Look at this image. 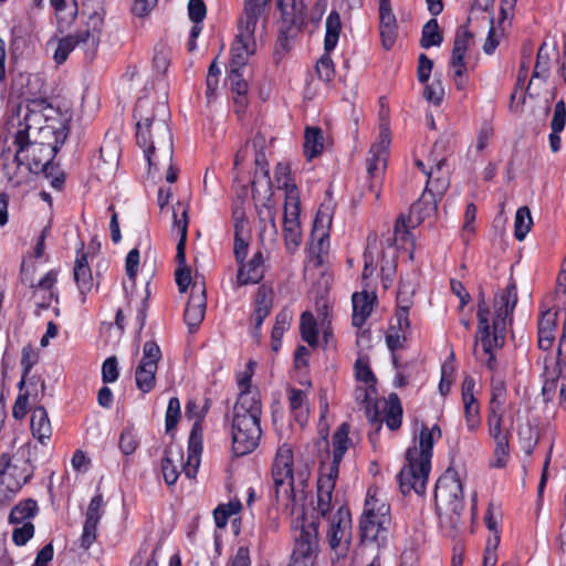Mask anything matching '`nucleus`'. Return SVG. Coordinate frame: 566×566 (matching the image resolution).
<instances>
[{"mask_svg": "<svg viewBox=\"0 0 566 566\" xmlns=\"http://www.w3.org/2000/svg\"><path fill=\"white\" fill-rule=\"evenodd\" d=\"M293 463L292 448L287 444L281 446L272 464L273 488L276 502L284 505L292 515H296L295 527H301L289 566H313L318 551V521L314 516L308 517L304 512L307 473L298 472L295 478Z\"/></svg>", "mask_w": 566, "mask_h": 566, "instance_id": "f257e3e1", "label": "nucleus"}, {"mask_svg": "<svg viewBox=\"0 0 566 566\" xmlns=\"http://www.w3.org/2000/svg\"><path fill=\"white\" fill-rule=\"evenodd\" d=\"M168 106L165 102H153L140 97L136 102V142L143 148L148 163V172L167 169L166 180L174 184L178 178V168L174 166L172 134L167 124Z\"/></svg>", "mask_w": 566, "mask_h": 566, "instance_id": "f03ea898", "label": "nucleus"}, {"mask_svg": "<svg viewBox=\"0 0 566 566\" xmlns=\"http://www.w3.org/2000/svg\"><path fill=\"white\" fill-rule=\"evenodd\" d=\"M441 436L442 432L438 424H433L431 428L421 427L418 446L407 449L406 464L397 476L401 493L408 494L410 491H415L421 495L426 492L431 471L433 446Z\"/></svg>", "mask_w": 566, "mask_h": 566, "instance_id": "7ed1b4c3", "label": "nucleus"}, {"mask_svg": "<svg viewBox=\"0 0 566 566\" xmlns=\"http://www.w3.org/2000/svg\"><path fill=\"white\" fill-rule=\"evenodd\" d=\"M516 283L511 281L505 291L495 301V316L492 324V337L489 322L478 325L473 354L483 360L490 370L496 368L494 348H500L505 342V319L511 316L517 303Z\"/></svg>", "mask_w": 566, "mask_h": 566, "instance_id": "20e7f679", "label": "nucleus"}, {"mask_svg": "<svg viewBox=\"0 0 566 566\" xmlns=\"http://www.w3.org/2000/svg\"><path fill=\"white\" fill-rule=\"evenodd\" d=\"M389 511V505L376 496V491L369 489L359 521L361 543L375 544L377 547L386 544L390 524Z\"/></svg>", "mask_w": 566, "mask_h": 566, "instance_id": "39448f33", "label": "nucleus"}, {"mask_svg": "<svg viewBox=\"0 0 566 566\" xmlns=\"http://www.w3.org/2000/svg\"><path fill=\"white\" fill-rule=\"evenodd\" d=\"M437 509L449 515L451 527L457 528L464 510L463 489L458 472L449 468L438 479L434 488Z\"/></svg>", "mask_w": 566, "mask_h": 566, "instance_id": "423d86ee", "label": "nucleus"}, {"mask_svg": "<svg viewBox=\"0 0 566 566\" xmlns=\"http://www.w3.org/2000/svg\"><path fill=\"white\" fill-rule=\"evenodd\" d=\"M104 23V18L102 14L94 12L90 15L88 25L91 29L78 31L75 34H69L67 36L61 39L57 43V46L54 51L53 59L57 64H63L69 54L77 46L83 45L85 50L94 53L99 43V35L102 32V27Z\"/></svg>", "mask_w": 566, "mask_h": 566, "instance_id": "0eeeda50", "label": "nucleus"}, {"mask_svg": "<svg viewBox=\"0 0 566 566\" xmlns=\"http://www.w3.org/2000/svg\"><path fill=\"white\" fill-rule=\"evenodd\" d=\"M269 0H244L243 11L238 21L239 42H248V48L256 44V34L263 35L268 20L266 9Z\"/></svg>", "mask_w": 566, "mask_h": 566, "instance_id": "6e6552de", "label": "nucleus"}, {"mask_svg": "<svg viewBox=\"0 0 566 566\" xmlns=\"http://www.w3.org/2000/svg\"><path fill=\"white\" fill-rule=\"evenodd\" d=\"M172 226L179 232L180 235L179 241L177 243L176 253V260L179 264V268L176 270L175 276L179 292L185 293L191 283L190 269L186 265V242L189 223L188 208L178 201L176 206H174L172 208Z\"/></svg>", "mask_w": 566, "mask_h": 566, "instance_id": "1a4fd4ad", "label": "nucleus"}, {"mask_svg": "<svg viewBox=\"0 0 566 566\" xmlns=\"http://www.w3.org/2000/svg\"><path fill=\"white\" fill-rule=\"evenodd\" d=\"M261 397L258 390H243L233 406L231 428L261 429Z\"/></svg>", "mask_w": 566, "mask_h": 566, "instance_id": "9d476101", "label": "nucleus"}, {"mask_svg": "<svg viewBox=\"0 0 566 566\" xmlns=\"http://www.w3.org/2000/svg\"><path fill=\"white\" fill-rule=\"evenodd\" d=\"M506 398L505 382L501 379H492L491 399L488 408V431L495 442L510 441V429H503V406Z\"/></svg>", "mask_w": 566, "mask_h": 566, "instance_id": "9b49d317", "label": "nucleus"}, {"mask_svg": "<svg viewBox=\"0 0 566 566\" xmlns=\"http://www.w3.org/2000/svg\"><path fill=\"white\" fill-rule=\"evenodd\" d=\"M349 429L350 426L347 422H343L332 437L333 461L328 468H326L327 472H324L325 468L322 465V472L317 480V486H322L325 491L334 490L339 472V464L344 454L352 446V440L348 437Z\"/></svg>", "mask_w": 566, "mask_h": 566, "instance_id": "f8f14e48", "label": "nucleus"}, {"mask_svg": "<svg viewBox=\"0 0 566 566\" xmlns=\"http://www.w3.org/2000/svg\"><path fill=\"white\" fill-rule=\"evenodd\" d=\"M161 352L155 340H147L143 346V357L135 370L137 388L147 394L156 384V371Z\"/></svg>", "mask_w": 566, "mask_h": 566, "instance_id": "ddd939ff", "label": "nucleus"}, {"mask_svg": "<svg viewBox=\"0 0 566 566\" xmlns=\"http://www.w3.org/2000/svg\"><path fill=\"white\" fill-rule=\"evenodd\" d=\"M31 474L11 464L8 453L0 455V501L11 499L30 479Z\"/></svg>", "mask_w": 566, "mask_h": 566, "instance_id": "4468645a", "label": "nucleus"}, {"mask_svg": "<svg viewBox=\"0 0 566 566\" xmlns=\"http://www.w3.org/2000/svg\"><path fill=\"white\" fill-rule=\"evenodd\" d=\"M350 513L346 507H339L333 516L327 538L331 549L338 556H344L350 544Z\"/></svg>", "mask_w": 566, "mask_h": 566, "instance_id": "2eb2a0df", "label": "nucleus"}, {"mask_svg": "<svg viewBox=\"0 0 566 566\" xmlns=\"http://www.w3.org/2000/svg\"><path fill=\"white\" fill-rule=\"evenodd\" d=\"M61 145L62 143H59L56 139L54 144H31V148L25 155L29 156L25 160H28L30 171L34 174L43 172L46 176L51 175L49 170L53 168V159L59 153Z\"/></svg>", "mask_w": 566, "mask_h": 566, "instance_id": "dca6fc26", "label": "nucleus"}, {"mask_svg": "<svg viewBox=\"0 0 566 566\" xmlns=\"http://www.w3.org/2000/svg\"><path fill=\"white\" fill-rule=\"evenodd\" d=\"M471 22V17L467 19V23L458 28L451 56V67L454 71V76L461 77L467 72V64L464 56L469 48L470 41L473 39V33L469 31L468 25Z\"/></svg>", "mask_w": 566, "mask_h": 566, "instance_id": "f3484780", "label": "nucleus"}, {"mask_svg": "<svg viewBox=\"0 0 566 566\" xmlns=\"http://www.w3.org/2000/svg\"><path fill=\"white\" fill-rule=\"evenodd\" d=\"M206 289L201 286L198 289L197 284H193L191 294L189 296L184 319L188 326L190 333H193L205 318L206 314Z\"/></svg>", "mask_w": 566, "mask_h": 566, "instance_id": "a211bd4d", "label": "nucleus"}, {"mask_svg": "<svg viewBox=\"0 0 566 566\" xmlns=\"http://www.w3.org/2000/svg\"><path fill=\"white\" fill-rule=\"evenodd\" d=\"M379 30L384 49L390 50L397 39V20L390 0H379Z\"/></svg>", "mask_w": 566, "mask_h": 566, "instance_id": "6ab92c4d", "label": "nucleus"}, {"mask_svg": "<svg viewBox=\"0 0 566 566\" xmlns=\"http://www.w3.org/2000/svg\"><path fill=\"white\" fill-rule=\"evenodd\" d=\"M434 166L427 169L424 163L420 159L415 161L417 168L421 170L427 176V190H434L437 195L443 196L449 186V180L446 176H441V170L447 164L446 158L433 159Z\"/></svg>", "mask_w": 566, "mask_h": 566, "instance_id": "aec40b11", "label": "nucleus"}, {"mask_svg": "<svg viewBox=\"0 0 566 566\" xmlns=\"http://www.w3.org/2000/svg\"><path fill=\"white\" fill-rule=\"evenodd\" d=\"M232 433V450L237 457L245 455L252 452L258 446L262 434L261 429H242L231 428Z\"/></svg>", "mask_w": 566, "mask_h": 566, "instance_id": "412c9836", "label": "nucleus"}, {"mask_svg": "<svg viewBox=\"0 0 566 566\" xmlns=\"http://www.w3.org/2000/svg\"><path fill=\"white\" fill-rule=\"evenodd\" d=\"M376 295L374 293L360 292L354 293L352 297L353 303V317L352 323L356 327H361L367 318L370 316Z\"/></svg>", "mask_w": 566, "mask_h": 566, "instance_id": "4be33fe9", "label": "nucleus"}, {"mask_svg": "<svg viewBox=\"0 0 566 566\" xmlns=\"http://www.w3.org/2000/svg\"><path fill=\"white\" fill-rule=\"evenodd\" d=\"M184 464V453L179 447H168L161 461V472L165 482L174 485L179 476L178 467Z\"/></svg>", "mask_w": 566, "mask_h": 566, "instance_id": "5701e85b", "label": "nucleus"}, {"mask_svg": "<svg viewBox=\"0 0 566 566\" xmlns=\"http://www.w3.org/2000/svg\"><path fill=\"white\" fill-rule=\"evenodd\" d=\"M441 197L434 190L424 189L421 198L410 207L409 221L412 222L415 220L417 223H420L424 218L433 213Z\"/></svg>", "mask_w": 566, "mask_h": 566, "instance_id": "b1692460", "label": "nucleus"}, {"mask_svg": "<svg viewBox=\"0 0 566 566\" xmlns=\"http://www.w3.org/2000/svg\"><path fill=\"white\" fill-rule=\"evenodd\" d=\"M30 426L33 437L42 444H45L46 440L51 438L52 427L44 407H35L32 410Z\"/></svg>", "mask_w": 566, "mask_h": 566, "instance_id": "393cba45", "label": "nucleus"}, {"mask_svg": "<svg viewBox=\"0 0 566 566\" xmlns=\"http://www.w3.org/2000/svg\"><path fill=\"white\" fill-rule=\"evenodd\" d=\"M230 88L233 94V102L237 107V113L242 112L248 105V90L249 85L247 80L243 77L242 72L230 70L228 74Z\"/></svg>", "mask_w": 566, "mask_h": 566, "instance_id": "a878e982", "label": "nucleus"}, {"mask_svg": "<svg viewBox=\"0 0 566 566\" xmlns=\"http://www.w3.org/2000/svg\"><path fill=\"white\" fill-rule=\"evenodd\" d=\"M285 202L283 223H300L301 203L297 188L294 184L284 182Z\"/></svg>", "mask_w": 566, "mask_h": 566, "instance_id": "bb28decb", "label": "nucleus"}, {"mask_svg": "<svg viewBox=\"0 0 566 566\" xmlns=\"http://www.w3.org/2000/svg\"><path fill=\"white\" fill-rule=\"evenodd\" d=\"M273 304L272 291L262 285L258 289L255 298V308L253 313L254 328L259 329L268 315L271 312Z\"/></svg>", "mask_w": 566, "mask_h": 566, "instance_id": "cd10ccee", "label": "nucleus"}, {"mask_svg": "<svg viewBox=\"0 0 566 566\" xmlns=\"http://www.w3.org/2000/svg\"><path fill=\"white\" fill-rule=\"evenodd\" d=\"M73 274L77 287L84 298L85 294L90 292L93 287V276L86 254L83 253L81 256L76 259Z\"/></svg>", "mask_w": 566, "mask_h": 566, "instance_id": "c85d7f7f", "label": "nucleus"}, {"mask_svg": "<svg viewBox=\"0 0 566 566\" xmlns=\"http://www.w3.org/2000/svg\"><path fill=\"white\" fill-rule=\"evenodd\" d=\"M202 451L201 437L197 433V423H195L188 443V461L185 465V474L191 479L196 475L199 465V455Z\"/></svg>", "mask_w": 566, "mask_h": 566, "instance_id": "c756f323", "label": "nucleus"}, {"mask_svg": "<svg viewBox=\"0 0 566 566\" xmlns=\"http://www.w3.org/2000/svg\"><path fill=\"white\" fill-rule=\"evenodd\" d=\"M549 359L552 360L551 356ZM544 361L545 381L542 388V395L545 401H552L557 389V380L562 375V367L559 359H555V363L552 367L548 366V357H546Z\"/></svg>", "mask_w": 566, "mask_h": 566, "instance_id": "7c9ffc66", "label": "nucleus"}, {"mask_svg": "<svg viewBox=\"0 0 566 566\" xmlns=\"http://www.w3.org/2000/svg\"><path fill=\"white\" fill-rule=\"evenodd\" d=\"M39 512L38 503L33 499H25L14 505L9 515V522L11 524H21L31 522Z\"/></svg>", "mask_w": 566, "mask_h": 566, "instance_id": "2f4dec72", "label": "nucleus"}, {"mask_svg": "<svg viewBox=\"0 0 566 566\" xmlns=\"http://www.w3.org/2000/svg\"><path fill=\"white\" fill-rule=\"evenodd\" d=\"M384 421L390 430H397L401 427L402 406L397 394L392 392L388 396L385 403Z\"/></svg>", "mask_w": 566, "mask_h": 566, "instance_id": "473e14b6", "label": "nucleus"}, {"mask_svg": "<svg viewBox=\"0 0 566 566\" xmlns=\"http://www.w3.org/2000/svg\"><path fill=\"white\" fill-rule=\"evenodd\" d=\"M248 42H239L238 39H234V42L231 48L232 57L230 61V70L242 71L245 69L249 57L255 53L256 44H252V46L248 48Z\"/></svg>", "mask_w": 566, "mask_h": 566, "instance_id": "72a5a7b5", "label": "nucleus"}, {"mask_svg": "<svg viewBox=\"0 0 566 566\" xmlns=\"http://www.w3.org/2000/svg\"><path fill=\"white\" fill-rule=\"evenodd\" d=\"M325 28L324 50L326 53H331V51L335 49L342 31L340 15L336 10H333L328 14Z\"/></svg>", "mask_w": 566, "mask_h": 566, "instance_id": "f704fd0d", "label": "nucleus"}, {"mask_svg": "<svg viewBox=\"0 0 566 566\" xmlns=\"http://www.w3.org/2000/svg\"><path fill=\"white\" fill-rule=\"evenodd\" d=\"M324 147V136L319 127H306L304 134V154L307 159L317 157Z\"/></svg>", "mask_w": 566, "mask_h": 566, "instance_id": "c9c22d12", "label": "nucleus"}, {"mask_svg": "<svg viewBox=\"0 0 566 566\" xmlns=\"http://www.w3.org/2000/svg\"><path fill=\"white\" fill-rule=\"evenodd\" d=\"M239 270L237 274V284L239 286L248 284H256L263 277V266H258L254 263H239Z\"/></svg>", "mask_w": 566, "mask_h": 566, "instance_id": "e433bc0d", "label": "nucleus"}, {"mask_svg": "<svg viewBox=\"0 0 566 566\" xmlns=\"http://www.w3.org/2000/svg\"><path fill=\"white\" fill-rule=\"evenodd\" d=\"M443 41V35L440 32L438 21L430 19L423 27L421 32L420 45L423 49L431 46H439Z\"/></svg>", "mask_w": 566, "mask_h": 566, "instance_id": "4c0bfd02", "label": "nucleus"}, {"mask_svg": "<svg viewBox=\"0 0 566 566\" xmlns=\"http://www.w3.org/2000/svg\"><path fill=\"white\" fill-rule=\"evenodd\" d=\"M533 224L531 210L523 206L517 209L514 220V237L517 241H523L530 232Z\"/></svg>", "mask_w": 566, "mask_h": 566, "instance_id": "58836bf2", "label": "nucleus"}, {"mask_svg": "<svg viewBox=\"0 0 566 566\" xmlns=\"http://www.w3.org/2000/svg\"><path fill=\"white\" fill-rule=\"evenodd\" d=\"M276 6L281 11V19L283 21H300L304 20V9L302 2L296 3L295 0H276Z\"/></svg>", "mask_w": 566, "mask_h": 566, "instance_id": "ea45409f", "label": "nucleus"}, {"mask_svg": "<svg viewBox=\"0 0 566 566\" xmlns=\"http://www.w3.org/2000/svg\"><path fill=\"white\" fill-rule=\"evenodd\" d=\"M300 331L302 339L310 346H315L317 344V324L311 312H304L301 315Z\"/></svg>", "mask_w": 566, "mask_h": 566, "instance_id": "a19ab883", "label": "nucleus"}, {"mask_svg": "<svg viewBox=\"0 0 566 566\" xmlns=\"http://www.w3.org/2000/svg\"><path fill=\"white\" fill-rule=\"evenodd\" d=\"M302 23H303V20L290 22V21H283V19H281L277 44L282 50H284V51L290 50L292 41L296 36L298 28Z\"/></svg>", "mask_w": 566, "mask_h": 566, "instance_id": "79ce46f5", "label": "nucleus"}, {"mask_svg": "<svg viewBox=\"0 0 566 566\" xmlns=\"http://www.w3.org/2000/svg\"><path fill=\"white\" fill-rule=\"evenodd\" d=\"M56 282V275L52 271L48 272L36 284H32L33 294L36 295L39 292H44L42 302L39 303L41 307H48L52 301L53 292L52 287Z\"/></svg>", "mask_w": 566, "mask_h": 566, "instance_id": "37998d69", "label": "nucleus"}, {"mask_svg": "<svg viewBox=\"0 0 566 566\" xmlns=\"http://www.w3.org/2000/svg\"><path fill=\"white\" fill-rule=\"evenodd\" d=\"M60 20L70 23L75 20L78 13L76 0H50Z\"/></svg>", "mask_w": 566, "mask_h": 566, "instance_id": "c03bdc74", "label": "nucleus"}, {"mask_svg": "<svg viewBox=\"0 0 566 566\" xmlns=\"http://www.w3.org/2000/svg\"><path fill=\"white\" fill-rule=\"evenodd\" d=\"M415 286L410 282L401 281L397 292V310L408 311L413 305Z\"/></svg>", "mask_w": 566, "mask_h": 566, "instance_id": "a18cd8bd", "label": "nucleus"}, {"mask_svg": "<svg viewBox=\"0 0 566 566\" xmlns=\"http://www.w3.org/2000/svg\"><path fill=\"white\" fill-rule=\"evenodd\" d=\"M464 405V417L467 427L470 431H475L480 427V406L475 398L463 400Z\"/></svg>", "mask_w": 566, "mask_h": 566, "instance_id": "49530a36", "label": "nucleus"}, {"mask_svg": "<svg viewBox=\"0 0 566 566\" xmlns=\"http://www.w3.org/2000/svg\"><path fill=\"white\" fill-rule=\"evenodd\" d=\"M14 144L18 147L14 161L18 164V166H21L24 164L25 159L29 158V156H24V153L31 148L32 144L29 142L28 126L17 132Z\"/></svg>", "mask_w": 566, "mask_h": 566, "instance_id": "de8ad7c7", "label": "nucleus"}, {"mask_svg": "<svg viewBox=\"0 0 566 566\" xmlns=\"http://www.w3.org/2000/svg\"><path fill=\"white\" fill-rule=\"evenodd\" d=\"M545 46V43H543L537 51L536 63L532 74V80L536 77L546 78L548 76L549 54L547 53Z\"/></svg>", "mask_w": 566, "mask_h": 566, "instance_id": "09e8293b", "label": "nucleus"}, {"mask_svg": "<svg viewBox=\"0 0 566 566\" xmlns=\"http://www.w3.org/2000/svg\"><path fill=\"white\" fill-rule=\"evenodd\" d=\"M285 245L289 250L296 249L302 242L300 223H283Z\"/></svg>", "mask_w": 566, "mask_h": 566, "instance_id": "8fccbe9b", "label": "nucleus"}, {"mask_svg": "<svg viewBox=\"0 0 566 566\" xmlns=\"http://www.w3.org/2000/svg\"><path fill=\"white\" fill-rule=\"evenodd\" d=\"M331 222V217L328 213L318 210L316 218L314 220L312 237L317 238L319 250L323 249L325 240L327 238V233L325 231V224Z\"/></svg>", "mask_w": 566, "mask_h": 566, "instance_id": "3c124183", "label": "nucleus"}, {"mask_svg": "<svg viewBox=\"0 0 566 566\" xmlns=\"http://www.w3.org/2000/svg\"><path fill=\"white\" fill-rule=\"evenodd\" d=\"M423 97L433 105H440L444 97V87L440 78H434L423 90Z\"/></svg>", "mask_w": 566, "mask_h": 566, "instance_id": "603ef678", "label": "nucleus"}, {"mask_svg": "<svg viewBox=\"0 0 566 566\" xmlns=\"http://www.w3.org/2000/svg\"><path fill=\"white\" fill-rule=\"evenodd\" d=\"M390 130H389V123L388 122H381L379 124V140L378 143L371 145L370 149L371 153H379L382 155H386L387 149L390 145Z\"/></svg>", "mask_w": 566, "mask_h": 566, "instance_id": "864d4df0", "label": "nucleus"}, {"mask_svg": "<svg viewBox=\"0 0 566 566\" xmlns=\"http://www.w3.org/2000/svg\"><path fill=\"white\" fill-rule=\"evenodd\" d=\"M292 316L287 311H281L275 318V324L272 328L271 337L274 342H281L284 332L289 328Z\"/></svg>", "mask_w": 566, "mask_h": 566, "instance_id": "5fc2aeb1", "label": "nucleus"}, {"mask_svg": "<svg viewBox=\"0 0 566 566\" xmlns=\"http://www.w3.org/2000/svg\"><path fill=\"white\" fill-rule=\"evenodd\" d=\"M306 396L303 390L292 388L289 391V402L291 410L296 415H303L307 408H306Z\"/></svg>", "mask_w": 566, "mask_h": 566, "instance_id": "6e6d98bb", "label": "nucleus"}, {"mask_svg": "<svg viewBox=\"0 0 566 566\" xmlns=\"http://www.w3.org/2000/svg\"><path fill=\"white\" fill-rule=\"evenodd\" d=\"M316 72L321 80L325 82H331L334 77V63L329 56V53H326L317 61Z\"/></svg>", "mask_w": 566, "mask_h": 566, "instance_id": "4d7b16f0", "label": "nucleus"}, {"mask_svg": "<svg viewBox=\"0 0 566 566\" xmlns=\"http://www.w3.org/2000/svg\"><path fill=\"white\" fill-rule=\"evenodd\" d=\"M180 418V401L177 397L169 399L166 411V431L174 429Z\"/></svg>", "mask_w": 566, "mask_h": 566, "instance_id": "13d9d810", "label": "nucleus"}, {"mask_svg": "<svg viewBox=\"0 0 566 566\" xmlns=\"http://www.w3.org/2000/svg\"><path fill=\"white\" fill-rule=\"evenodd\" d=\"M138 444L139 441L132 430L127 429L122 432L119 438V449L125 455L133 454Z\"/></svg>", "mask_w": 566, "mask_h": 566, "instance_id": "bf43d9fd", "label": "nucleus"}, {"mask_svg": "<svg viewBox=\"0 0 566 566\" xmlns=\"http://www.w3.org/2000/svg\"><path fill=\"white\" fill-rule=\"evenodd\" d=\"M22 526L17 527L12 532V541L15 545H24L34 535V525L31 522L21 523Z\"/></svg>", "mask_w": 566, "mask_h": 566, "instance_id": "052dcab7", "label": "nucleus"}, {"mask_svg": "<svg viewBox=\"0 0 566 566\" xmlns=\"http://www.w3.org/2000/svg\"><path fill=\"white\" fill-rule=\"evenodd\" d=\"M103 504H104V502H103L102 494H96L91 500V502L88 504V507H87V511L85 514V520L95 522V523H99V520L104 514Z\"/></svg>", "mask_w": 566, "mask_h": 566, "instance_id": "680f3d73", "label": "nucleus"}, {"mask_svg": "<svg viewBox=\"0 0 566 566\" xmlns=\"http://www.w3.org/2000/svg\"><path fill=\"white\" fill-rule=\"evenodd\" d=\"M97 525L98 523L86 521L84 522L83 533L80 538L81 547L88 549L97 538Z\"/></svg>", "mask_w": 566, "mask_h": 566, "instance_id": "e2e57ef3", "label": "nucleus"}, {"mask_svg": "<svg viewBox=\"0 0 566 566\" xmlns=\"http://www.w3.org/2000/svg\"><path fill=\"white\" fill-rule=\"evenodd\" d=\"M118 378V364L115 356L105 359L102 366V379L105 384L116 381Z\"/></svg>", "mask_w": 566, "mask_h": 566, "instance_id": "0e129e2a", "label": "nucleus"}, {"mask_svg": "<svg viewBox=\"0 0 566 566\" xmlns=\"http://www.w3.org/2000/svg\"><path fill=\"white\" fill-rule=\"evenodd\" d=\"M566 123V105L563 99H559L554 107V115L551 122V128L554 132H562Z\"/></svg>", "mask_w": 566, "mask_h": 566, "instance_id": "69168bd1", "label": "nucleus"}, {"mask_svg": "<svg viewBox=\"0 0 566 566\" xmlns=\"http://www.w3.org/2000/svg\"><path fill=\"white\" fill-rule=\"evenodd\" d=\"M409 334L399 332V331H392L389 328V332L386 335V344L390 352H396L398 349H401L405 347V344L408 339Z\"/></svg>", "mask_w": 566, "mask_h": 566, "instance_id": "338daca9", "label": "nucleus"}, {"mask_svg": "<svg viewBox=\"0 0 566 566\" xmlns=\"http://www.w3.org/2000/svg\"><path fill=\"white\" fill-rule=\"evenodd\" d=\"M207 14V8L203 0H189L188 15L193 23H201Z\"/></svg>", "mask_w": 566, "mask_h": 566, "instance_id": "774afa93", "label": "nucleus"}]
</instances>
